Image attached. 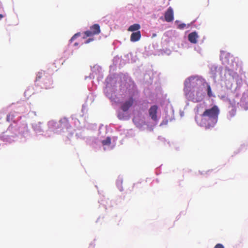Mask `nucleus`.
Returning a JSON list of instances; mask_svg holds the SVG:
<instances>
[{"label": "nucleus", "mask_w": 248, "mask_h": 248, "mask_svg": "<svg viewBox=\"0 0 248 248\" xmlns=\"http://www.w3.org/2000/svg\"><path fill=\"white\" fill-rule=\"evenodd\" d=\"M199 81L194 77H190L185 81V87L184 91L187 97L192 100L194 102H198L202 101L204 95L202 91L197 88L196 90V96L191 92V88L195 87L198 85V82Z\"/></svg>", "instance_id": "obj_1"}, {"label": "nucleus", "mask_w": 248, "mask_h": 248, "mask_svg": "<svg viewBox=\"0 0 248 248\" xmlns=\"http://www.w3.org/2000/svg\"><path fill=\"white\" fill-rule=\"evenodd\" d=\"M35 83L36 86L42 89H49L52 87V80L45 71L38 72Z\"/></svg>", "instance_id": "obj_2"}, {"label": "nucleus", "mask_w": 248, "mask_h": 248, "mask_svg": "<svg viewBox=\"0 0 248 248\" xmlns=\"http://www.w3.org/2000/svg\"><path fill=\"white\" fill-rule=\"evenodd\" d=\"M195 120L197 123L200 126H205L206 129H209L215 126L217 121H215L214 123H212V119L209 117H196Z\"/></svg>", "instance_id": "obj_3"}, {"label": "nucleus", "mask_w": 248, "mask_h": 248, "mask_svg": "<svg viewBox=\"0 0 248 248\" xmlns=\"http://www.w3.org/2000/svg\"><path fill=\"white\" fill-rule=\"evenodd\" d=\"M219 110L217 106H213L212 108L206 109L201 115L202 117H209L212 119V123L217 121L218 115Z\"/></svg>", "instance_id": "obj_4"}, {"label": "nucleus", "mask_w": 248, "mask_h": 248, "mask_svg": "<svg viewBox=\"0 0 248 248\" xmlns=\"http://www.w3.org/2000/svg\"><path fill=\"white\" fill-rule=\"evenodd\" d=\"M100 32V26L98 24H95L90 27V30L85 31L84 33L85 35V37H87L98 34Z\"/></svg>", "instance_id": "obj_5"}, {"label": "nucleus", "mask_w": 248, "mask_h": 248, "mask_svg": "<svg viewBox=\"0 0 248 248\" xmlns=\"http://www.w3.org/2000/svg\"><path fill=\"white\" fill-rule=\"evenodd\" d=\"M135 100L133 96H130L127 100H125L121 105V108L124 111H127L133 105Z\"/></svg>", "instance_id": "obj_6"}, {"label": "nucleus", "mask_w": 248, "mask_h": 248, "mask_svg": "<svg viewBox=\"0 0 248 248\" xmlns=\"http://www.w3.org/2000/svg\"><path fill=\"white\" fill-rule=\"evenodd\" d=\"M164 18L166 22H170L174 19V13L172 7H170L168 8L164 14Z\"/></svg>", "instance_id": "obj_7"}, {"label": "nucleus", "mask_w": 248, "mask_h": 248, "mask_svg": "<svg viewBox=\"0 0 248 248\" xmlns=\"http://www.w3.org/2000/svg\"><path fill=\"white\" fill-rule=\"evenodd\" d=\"M157 109V106L156 105H154L152 106L149 110L150 116L151 117L152 119L155 121L157 120L156 115Z\"/></svg>", "instance_id": "obj_8"}, {"label": "nucleus", "mask_w": 248, "mask_h": 248, "mask_svg": "<svg viewBox=\"0 0 248 248\" xmlns=\"http://www.w3.org/2000/svg\"><path fill=\"white\" fill-rule=\"evenodd\" d=\"M199 36L196 31L190 33L188 35V41L192 44H196Z\"/></svg>", "instance_id": "obj_9"}, {"label": "nucleus", "mask_w": 248, "mask_h": 248, "mask_svg": "<svg viewBox=\"0 0 248 248\" xmlns=\"http://www.w3.org/2000/svg\"><path fill=\"white\" fill-rule=\"evenodd\" d=\"M141 38V33L140 31L133 32L130 36V41L131 42H137Z\"/></svg>", "instance_id": "obj_10"}, {"label": "nucleus", "mask_w": 248, "mask_h": 248, "mask_svg": "<svg viewBox=\"0 0 248 248\" xmlns=\"http://www.w3.org/2000/svg\"><path fill=\"white\" fill-rule=\"evenodd\" d=\"M60 127L62 128H68L69 126L68 121L66 118H63L60 121Z\"/></svg>", "instance_id": "obj_11"}, {"label": "nucleus", "mask_w": 248, "mask_h": 248, "mask_svg": "<svg viewBox=\"0 0 248 248\" xmlns=\"http://www.w3.org/2000/svg\"><path fill=\"white\" fill-rule=\"evenodd\" d=\"M140 26L139 24H134L131 25L128 29V31H139L138 30L140 29Z\"/></svg>", "instance_id": "obj_12"}, {"label": "nucleus", "mask_w": 248, "mask_h": 248, "mask_svg": "<svg viewBox=\"0 0 248 248\" xmlns=\"http://www.w3.org/2000/svg\"><path fill=\"white\" fill-rule=\"evenodd\" d=\"M103 145H109L111 143V139L109 137H107L105 140L102 141Z\"/></svg>", "instance_id": "obj_13"}, {"label": "nucleus", "mask_w": 248, "mask_h": 248, "mask_svg": "<svg viewBox=\"0 0 248 248\" xmlns=\"http://www.w3.org/2000/svg\"><path fill=\"white\" fill-rule=\"evenodd\" d=\"M15 117V116L14 114H9L7 115L6 120L8 122H10L12 121Z\"/></svg>", "instance_id": "obj_14"}, {"label": "nucleus", "mask_w": 248, "mask_h": 248, "mask_svg": "<svg viewBox=\"0 0 248 248\" xmlns=\"http://www.w3.org/2000/svg\"><path fill=\"white\" fill-rule=\"evenodd\" d=\"M207 94L209 97H211L213 96V94H212V91H211V88L209 85H207Z\"/></svg>", "instance_id": "obj_15"}, {"label": "nucleus", "mask_w": 248, "mask_h": 248, "mask_svg": "<svg viewBox=\"0 0 248 248\" xmlns=\"http://www.w3.org/2000/svg\"><path fill=\"white\" fill-rule=\"evenodd\" d=\"M186 27V24L184 23H181L178 25V28L180 30L184 29Z\"/></svg>", "instance_id": "obj_16"}, {"label": "nucleus", "mask_w": 248, "mask_h": 248, "mask_svg": "<svg viewBox=\"0 0 248 248\" xmlns=\"http://www.w3.org/2000/svg\"><path fill=\"white\" fill-rule=\"evenodd\" d=\"M80 35L79 33L75 34L70 39V41L72 42L77 36Z\"/></svg>", "instance_id": "obj_17"}, {"label": "nucleus", "mask_w": 248, "mask_h": 248, "mask_svg": "<svg viewBox=\"0 0 248 248\" xmlns=\"http://www.w3.org/2000/svg\"><path fill=\"white\" fill-rule=\"evenodd\" d=\"M214 248H224V247L221 244H217L215 246Z\"/></svg>", "instance_id": "obj_18"}, {"label": "nucleus", "mask_w": 248, "mask_h": 248, "mask_svg": "<svg viewBox=\"0 0 248 248\" xmlns=\"http://www.w3.org/2000/svg\"><path fill=\"white\" fill-rule=\"evenodd\" d=\"M93 40V38H89L85 42V43L88 44V43H90L91 41H92Z\"/></svg>", "instance_id": "obj_19"}, {"label": "nucleus", "mask_w": 248, "mask_h": 248, "mask_svg": "<svg viewBox=\"0 0 248 248\" xmlns=\"http://www.w3.org/2000/svg\"><path fill=\"white\" fill-rule=\"evenodd\" d=\"M4 16V15L0 14V20Z\"/></svg>", "instance_id": "obj_20"}, {"label": "nucleus", "mask_w": 248, "mask_h": 248, "mask_svg": "<svg viewBox=\"0 0 248 248\" xmlns=\"http://www.w3.org/2000/svg\"><path fill=\"white\" fill-rule=\"evenodd\" d=\"M74 45H75V46H78V43H75L74 44Z\"/></svg>", "instance_id": "obj_21"}]
</instances>
